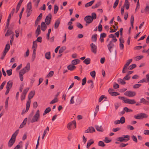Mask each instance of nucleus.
<instances>
[{"mask_svg": "<svg viewBox=\"0 0 149 149\" xmlns=\"http://www.w3.org/2000/svg\"><path fill=\"white\" fill-rule=\"evenodd\" d=\"M118 98L119 99L123 100L125 103L133 104L136 103L135 100L134 99H125L124 97L121 96H119Z\"/></svg>", "mask_w": 149, "mask_h": 149, "instance_id": "1", "label": "nucleus"}, {"mask_svg": "<svg viewBox=\"0 0 149 149\" xmlns=\"http://www.w3.org/2000/svg\"><path fill=\"white\" fill-rule=\"evenodd\" d=\"M117 40V39L115 38H113L112 40L110 41L107 45V48L110 53H111V49L114 47V45L113 42H116Z\"/></svg>", "mask_w": 149, "mask_h": 149, "instance_id": "2", "label": "nucleus"}, {"mask_svg": "<svg viewBox=\"0 0 149 149\" xmlns=\"http://www.w3.org/2000/svg\"><path fill=\"white\" fill-rule=\"evenodd\" d=\"M40 111L38 110L36 111L35 114L33 117L31 121V123H33L36 122H38L40 119Z\"/></svg>", "mask_w": 149, "mask_h": 149, "instance_id": "3", "label": "nucleus"}, {"mask_svg": "<svg viewBox=\"0 0 149 149\" xmlns=\"http://www.w3.org/2000/svg\"><path fill=\"white\" fill-rule=\"evenodd\" d=\"M30 64L28 63H27L26 66L24 68L22 69L19 72V74H24L26 72L29 71L30 69Z\"/></svg>", "mask_w": 149, "mask_h": 149, "instance_id": "4", "label": "nucleus"}, {"mask_svg": "<svg viewBox=\"0 0 149 149\" xmlns=\"http://www.w3.org/2000/svg\"><path fill=\"white\" fill-rule=\"evenodd\" d=\"M129 137L128 135H123V136L119 137L117 140L120 142H127L130 140Z\"/></svg>", "mask_w": 149, "mask_h": 149, "instance_id": "5", "label": "nucleus"}, {"mask_svg": "<svg viewBox=\"0 0 149 149\" xmlns=\"http://www.w3.org/2000/svg\"><path fill=\"white\" fill-rule=\"evenodd\" d=\"M13 84V83L12 81H9L7 82L6 86V91L5 93L6 95H7L9 93L10 89L12 87Z\"/></svg>", "mask_w": 149, "mask_h": 149, "instance_id": "6", "label": "nucleus"}, {"mask_svg": "<svg viewBox=\"0 0 149 149\" xmlns=\"http://www.w3.org/2000/svg\"><path fill=\"white\" fill-rule=\"evenodd\" d=\"M71 127H72L73 129H74L76 127V123L75 120H73L68 123L67 127L69 130H71Z\"/></svg>", "mask_w": 149, "mask_h": 149, "instance_id": "7", "label": "nucleus"}, {"mask_svg": "<svg viewBox=\"0 0 149 149\" xmlns=\"http://www.w3.org/2000/svg\"><path fill=\"white\" fill-rule=\"evenodd\" d=\"M124 95L128 97H133L136 95V93L134 91H130L125 92L124 93Z\"/></svg>", "mask_w": 149, "mask_h": 149, "instance_id": "8", "label": "nucleus"}, {"mask_svg": "<svg viewBox=\"0 0 149 149\" xmlns=\"http://www.w3.org/2000/svg\"><path fill=\"white\" fill-rule=\"evenodd\" d=\"M84 20L86 23L88 24L91 23L93 21L90 15L86 16L84 18Z\"/></svg>", "mask_w": 149, "mask_h": 149, "instance_id": "9", "label": "nucleus"}, {"mask_svg": "<svg viewBox=\"0 0 149 149\" xmlns=\"http://www.w3.org/2000/svg\"><path fill=\"white\" fill-rule=\"evenodd\" d=\"M113 89L109 88L108 91V92L110 94L113 96H116L117 95H120V94L119 93L117 92H113Z\"/></svg>", "mask_w": 149, "mask_h": 149, "instance_id": "10", "label": "nucleus"}, {"mask_svg": "<svg viewBox=\"0 0 149 149\" xmlns=\"http://www.w3.org/2000/svg\"><path fill=\"white\" fill-rule=\"evenodd\" d=\"M52 19V15L51 13H49L48 15L46 16L45 19V22L47 25L50 24L51 20Z\"/></svg>", "mask_w": 149, "mask_h": 149, "instance_id": "11", "label": "nucleus"}, {"mask_svg": "<svg viewBox=\"0 0 149 149\" xmlns=\"http://www.w3.org/2000/svg\"><path fill=\"white\" fill-rule=\"evenodd\" d=\"M91 47V50L92 52L96 54L97 52V46L94 44L93 43H92L90 44Z\"/></svg>", "mask_w": 149, "mask_h": 149, "instance_id": "12", "label": "nucleus"}, {"mask_svg": "<svg viewBox=\"0 0 149 149\" xmlns=\"http://www.w3.org/2000/svg\"><path fill=\"white\" fill-rule=\"evenodd\" d=\"M95 129L92 127H89L88 129L85 131V133H92L93 132H95Z\"/></svg>", "mask_w": 149, "mask_h": 149, "instance_id": "13", "label": "nucleus"}, {"mask_svg": "<svg viewBox=\"0 0 149 149\" xmlns=\"http://www.w3.org/2000/svg\"><path fill=\"white\" fill-rule=\"evenodd\" d=\"M15 141V140L12 138H10L8 143V146L9 147L12 146Z\"/></svg>", "mask_w": 149, "mask_h": 149, "instance_id": "14", "label": "nucleus"}, {"mask_svg": "<svg viewBox=\"0 0 149 149\" xmlns=\"http://www.w3.org/2000/svg\"><path fill=\"white\" fill-rule=\"evenodd\" d=\"M138 114L140 116L141 119H143L144 118H146L148 116V115L145 113H141Z\"/></svg>", "mask_w": 149, "mask_h": 149, "instance_id": "15", "label": "nucleus"}, {"mask_svg": "<svg viewBox=\"0 0 149 149\" xmlns=\"http://www.w3.org/2000/svg\"><path fill=\"white\" fill-rule=\"evenodd\" d=\"M95 127L97 130L98 131L102 132L104 131L103 128L102 127V126L100 125H95Z\"/></svg>", "mask_w": 149, "mask_h": 149, "instance_id": "16", "label": "nucleus"}, {"mask_svg": "<svg viewBox=\"0 0 149 149\" xmlns=\"http://www.w3.org/2000/svg\"><path fill=\"white\" fill-rule=\"evenodd\" d=\"M35 94V92L34 91H31L29 93L28 96L29 100H30L32 99Z\"/></svg>", "mask_w": 149, "mask_h": 149, "instance_id": "17", "label": "nucleus"}, {"mask_svg": "<svg viewBox=\"0 0 149 149\" xmlns=\"http://www.w3.org/2000/svg\"><path fill=\"white\" fill-rule=\"evenodd\" d=\"M41 26L42 30L43 31H45L47 28V26L46 25L45 22H42Z\"/></svg>", "mask_w": 149, "mask_h": 149, "instance_id": "18", "label": "nucleus"}, {"mask_svg": "<svg viewBox=\"0 0 149 149\" xmlns=\"http://www.w3.org/2000/svg\"><path fill=\"white\" fill-rule=\"evenodd\" d=\"M67 68L68 70L70 71H73L76 69V67L74 65L71 64L68 65Z\"/></svg>", "mask_w": 149, "mask_h": 149, "instance_id": "19", "label": "nucleus"}, {"mask_svg": "<svg viewBox=\"0 0 149 149\" xmlns=\"http://www.w3.org/2000/svg\"><path fill=\"white\" fill-rule=\"evenodd\" d=\"M123 6L124 7L125 6L127 10L129 9L130 6V3L128 0H125V3Z\"/></svg>", "mask_w": 149, "mask_h": 149, "instance_id": "20", "label": "nucleus"}, {"mask_svg": "<svg viewBox=\"0 0 149 149\" xmlns=\"http://www.w3.org/2000/svg\"><path fill=\"white\" fill-rule=\"evenodd\" d=\"M80 61V60L78 59H74L72 61L71 64L73 65H76L79 63Z\"/></svg>", "mask_w": 149, "mask_h": 149, "instance_id": "21", "label": "nucleus"}, {"mask_svg": "<svg viewBox=\"0 0 149 149\" xmlns=\"http://www.w3.org/2000/svg\"><path fill=\"white\" fill-rule=\"evenodd\" d=\"M31 102V100H28L27 101L26 105V111H28L30 107V103Z\"/></svg>", "mask_w": 149, "mask_h": 149, "instance_id": "22", "label": "nucleus"}, {"mask_svg": "<svg viewBox=\"0 0 149 149\" xmlns=\"http://www.w3.org/2000/svg\"><path fill=\"white\" fill-rule=\"evenodd\" d=\"M60 24V20L59 19H57L55 22L54 24V28L57 29L58 27Z\"/></svg>", "mask_w": 149, "mask_h": 149, "instance_id": "23", "label": "nucleus"}, {"mask_svg": "<svg viewBox=\"0 0 149 149\" xmlns=\"http://www.w3.org/2000/svg\"><path fill=\"white\" fill-rule=\"evenodd\" d=\"M12 33L13 34V36H14V33L11 30H10L8 29L7 30V31L5 35V36H8Z\"/></svg>", "mask_w": 149, "mask_h": 149, "instance_id": "24", "label": "nucleus"}, {"mask_svg": "<svg viewBox=\"0 0 149 149\" xmlns=\"http://www.w3.org/2000/svg\"><path fill=\"white\" fill-rule=\"evenodd\" d=\"M27 120V118H25L24 119L23 122L21 123L19 126V128H22L24 127V125L26 124Z\"/></svg>", "mask_w": 149, "mask_h": 149, "instance_id": "25", "label": "nucleus"}, {"mask_svg": "<svg viewBox=\"0 0 149 149\" xmlns=\"http://www.w3.org/2000/svg\"><path fill=\"white\" fill-rule=\"evenodd\" d=\"M112 26L113 28L114 29V30L111 29V28L110 27V29L111 30L109 31V32L110 33H112L115 32L117 30L118 27V26H116V27L115 26L113 25H112Z\"/></svg>", "mask_w": 149, "mask_h": 149, "instance_id": "26", "label": "nucleus"}, {"mask_svg": "<svg viewBox=\"0 0 149 149\" xmlns=\"http://www.w3.org/2000/svg\"><path fill=\"white\" fill-rule=\"evenodd\" d=\"M19 132V130H17L12 136L11 138L15 140L16 137Z\"/></svg>", "mask_w": 149, "mask_h": 149, "instance_id": "27", "label": "nucleus"}, {"mask_svg": "<svg viewBox=\"0 0 149 149\" xmlns=\"http://www.w3.org/2000/svg\"><path fill=\"white\" fill-rule=\"evenodd\" d=\"M95 0H92L90 2L88 3L85 4V7L87 8L88 7H89L90 6H91L95 2Z\"/></svg>", "mask_w": 149, "mask_h": 149, "instance_id": "28", "label": "nucleus"}, {"mask_svg": "<svg viewBox=\"0 0 149 149\" xmlns=\"http://www.w3.org/2000/svg\"><path fill=\"white\" fill-rule=\"evenodd\" d=\"M45 58L48 60H49L51 58V54L50 52H46L45 53Z\"/></svg>", "mask_w": 149, "mask_h": 149, "instance_id": "29", "label": "nucleus"}, {"mask_svg": "<svg viewBox=\"0 0 149 149\" xmlns=\"http://www.w3.org/2000/svg\"><path fill=\"white\" fill-rule=\"evenodd\" d=\"M91 59L89 58H87L83 61V63L86 65H88L90 63Z\"/></svg>", "mask_w": 149, "mask_h": 149, "instance_id": "30", "label": "nucleus"}, {"mask_svg": "<svg viewBox=\"0 0 149 149\" xmlns=\"http://www.w3.org/2000/svg\"><path fill=\"white\" fill-rule=\"evenodd\" d=\"M134 22V17L133 15H132L130 19V23L131 26H132V28H133V24Z\"/></svg>", "mask_w": 149, "mask_h": 149, "instance_id": "31", "label": "nucleus"}, {"mask_svg": "<svg viewBox=\"0 0 149 149\" xmlns=\"http://www.w3.org/2000/svg\"><path fill=\"white\" fill-rule=\"evenodd\" d=\"M117 81L119 83L120 82L121 84L122 85H125L126 84V82L124 81L121 78H119L117 80Z\"/></svg>", "mask_w": 149, "mask_h": 149, "instance_id": "32", "label": "nucleus"}, {"mask_svg": "<svg viewBox=\"0 0 149 149\" xmlns=\"http://www.w3.org/2000/svg\"><path fill=\"white\" fill-rule=\"evenodd\" d=\"M97 34H95L93 35L92 36V40L93 42H96L97 40Z\"/></svg>", "mask_w": 149, "mask_h": 149, "instance_id": "33", "label": "nucleus"}, {"mask_svg": "<svg viewBox=\"0 0 149 149\" xmlns=\"http://www.w3.org/2000/svg\"><path fill=\"white\" fill-rule=\"evenodd\" d=\"M136 67V64H134L130 65L128 68V69L129 70H132L135 68Z\"/></svg>", "mask_w": 149, "mask_h": 149, "instance_id": "34", "label": "nucleus"}, {"mask_svg": "<svg viewBox=\"0 0 149 149\" xmlns=\"http://www.w3.org/2000/svg\"><path fill=\"white\" fill-rule=\"evenodd\" d=\"M66 49V47L65 46H64L62 47L59 49V53L61 54Z\"/></svg>", "mask_w": 149, "mask_h": 149, "instance_id": "35", "label": "nucleus"}, {"mask_svg": "<svg viewBox=\"0 0 149 149\" xmlns=\"http://www.w3.org/2000/svg\"><path fill=\"white\" fill-rule=\"evenodd\" d=\"M58 10V7L56 5H55L54 8V14H56Z\"/></svg>", "mask_w": 149, "mask_h": 149, "instance_id": "36", "label": "nucleus"}, {"mask_svg": "<svg viewBox=\"0 0 149 149\" xmlns=\"http://www.w3.org/2000/svg\"><path fill=\"white\" fill-rule=\"evenodd\" d=\"M98 145L102 147H104L105 146V145L104 142L102 141H100L98 142Z\"/></svg>", "mask_w": 149, "mask_h": 149, "instance_id": "37", "label": "nucleus"}, {"mask_svg": "<svg viewBox=\"0 0 149 149\" xmlns=\"http://www.w3.org/2000/svg\"><path fill=\"white\" fill-rule=\"evenodd\" d=\"M101 5V2H99L97 3L95 5L93 6L92 7V8L95 9V8L98 7Z\"/></svg>", "mask_w": 149, "mask_h": 149, "instance_id": "38", "label": "nucleus"}, {"mask_svg": "<svg viewBox=\"0 0 149 149\" xmlns=\"http://www.w3.org/2000/svg\"><path fill=\"white\" fill-rule=\"evenodd\" d=\"M128 66L126 65H125L123 68V69L122 72L123 73H125L126 72V71L125 70H126L128 69V68L127 67Z\"/></svg>", "mask_w": 149, "mask_h": 149, "instance_id": "39", "label": "nucleus"}, {"mask_svg": "<svg viewBox=\"0 0 149 149\" xmlns=\"http://www.w3.org/2000/svg\"><path fill=\"white\" fill-rule=\"evenodd\" d=\"M119 121L121 124H123L125 122V119L124 117L122 116L121 117Z\"/></svg>", "mask_w": 149, "mask_h": 149, "instance_id": "40", "label": "nucleus"}, {"mask_svg": "<svg viewBox=\"0 0 149 149\" xmlns=\"http://www.w3.org/2000/svg\"><path fill=\"white\" fill-rule=\"evenodd\" d=\"M54 72L52 71H50L47 76V77H52L54 74Z\"/></svg>", "mask_w": 149, "mask_h": 149, "instance_id": "41", "label": "nucleus"}, {"mask_svg": "<svg viewBox=\"0 0 149 149\" xmlns=\"http://www.w3.org/2000/svg\"><path fill=\"white\" fill-rule=\"evenodd\" d=\"M92 19L93 20L96 19L97 17L96 14L94 13H93L91 14V16Z\"/></svg>", "mask_w": 149, "mask_h": 149, "instance_id": "42", "label": "nucleus"}, {"mask_svg": "<svg viewBox=\"0 0 149 149\" xmlns=\"http://www.w3.org/2000/svg\"><path fill=\"white\" fill-rule=\"evenodd\" d=\"M42 13H41L37 17L36 20L37 21H38V22H39L40 21L41 19L42 18Z\"/></svg>", "mask_w": 149, "mask_h": 149, "instance_id": "43", "label": "nucleus"}, {"mask_svg": "<svg viewBox=\"0 0 149 149\" xmlns=\"http://www.w3.org/2000/svg\"><path fill=\"white\" fill-rule=\"evenodd\" d=\"M40 25H38V26L37 28L36 31L35 33H40L41 31H40Z\"/></svg>", "mask_w": 149, "mask_h": 149, "instance_id": "44", "label": "nucleus"}, {"mask_svg": "<svg viewBox=\"0 0 149 149\" xmlns=\"http://www.w3.org/2000/svg\"><path fill=\"white\" fill-rule=\"evenodd\" d=\"M95 72L94 70L91 72L90 73L91 75L93 78L95 77Z\"/></svg>", "mask_w": 149, "mask_h": 149, "instance_id": "45", "label": "nucleus"}, {"mask_svg": "<svg viewBox=\"0 0 149 149\" xmlns=\"http://www.w3.org/2000/svg\"><path fill=\"white\" fill-rule=\"evenodd\" d=\"M58 101V99L57 97L55 98L54 99L52 100L50 102V104H52Z\"/></svg>", "mask_w": 149, "mask_h": 149, "instance_id": "46", "label": "nucleus"}, {"mask_svg": "<svg viewBox=\"0 0 149 149\" xmlns=\"http://www.w3.org/2000/svg\"><path fill=\"white\" fill-rule=\"evenodd\" d=\"M29 88H27L25 89L24 90L22 94H24L25 95H26L27 92L29 91Z\"/></svg>", "mask_w": 149, "mask_h": 149, "instance_id": "47", "label": "nucleus"}, {"mask_svg": "<svg viewBox=\"0 0 149 149\" xmlns=\"http://www.w3.org/2000/svg\"><path fill=\"white\" fill-rule=\"evenodd\" d=\"M33 43L32 48L36 49L37 46L36 42L35 41H33Z\"/></svg>", "mask_w": 149, "mask_h": 149, "instance_id": "48", "label": "nucleus"}, {"mask_svg": "<svg viewBox=\"0 0 149 149\" xmlns=\"http://www.w3.org/2000/svg\"><path fill=\"white\" fill-rule=\"evenodd\" d=\"M9 100V97H7L5 103V108H7L8 107V101Z\"/></svg>", "mask_w": 149, "mask_h": 149, "instance_id": "49", "label": "nucleus"}, {"mask_svg": "<svg viewBox=\"0 0 149 149\" xmlns=\"http://www.w3.org/2000/svg\"><path fill=\"white\" fill-rule=\"evenodd\" d=\"M119 2V0H116L114 3L113 8H116Z\"/></svg>", "mask_w": 149, "mask_h": 149, "instance_id": "50", "label": "nucleus"}, {"mask_svg": "<svg viewBox=\"0 0 149 149\" xmlns=\"http://www.w3.org/2000/svg\"><path fill=\"white\" fill-rule=\"evenodd\" d=\"M76 26L79 29H82L83 28V26L79 22H77V23Z\"/></svg>", "mask_w": 149, "mask_h": 149, "instance_id": "51", "label": "nucleus"}, {"mask_svg": "<svg viewBox=\"0 0 149 149\" xmlns=\"http://www.w3.org/2000/svg\"><path fill=\"white\" fill-rule=\"evenodd\" d=\"M131 138H132V140L134 142H135V143H137V139L136 137L135 136L133 135L132 136Z\"/></svg>", "mask_w": 149, "mask_h": 149, "instance_id": "52", "label": "nucleus"}, {"mask_svg": "<svg viewBox=\"0 0 149 149\" xmlns=\"http://www.w3.org/2000/svg\"><path fill=\"white\" fill-rule=\"evenodd\" d=\"M27 9H31L32 6L31 3V2H29L27 4Z\"/></svg>", "mask_w": 149, "mask_h": 149, "instance_id": "53", "label": "nucleus"}, {"mask_svg": "<svg viewBox=\"0 0 149 149\" xmlns=\"http://www.w3.org/2000/svg\"><path fill=\"white\" fill-rule=\"evenodd\" d=\"M12 70L11 69H10V70H7L6 71V72L7 73V75L8 76H10L12 74Z\"/></svg>", "mask_w": 149, "mask_h": 149, "instance_id": "54", "label": "nucleus"}, {"mask_svg": "<svg viewBox=\"0 0 149 149\" xmlns=\"http://www.w3.org/2000/svg\"><path fill=\"white\" fill-rule=\"evenodd\" d=\"M86 82V77H85L82 80V85L83 86L84 85Z\"/></svg>", "mask_w": 149, "mask_h": 149, "instance_id": "55", "label": "nucleus"}, {"mask_svg": "<svg viewBox=\"0 0 149 149\" xmlns=\"http://www.w3.org/2000/svg\"><path fill=\"white\" fill-rule=\"evenodd\" d=\"M35 41L36 42L37 41L40 42H41L42 41V37L41 36L38 37Z\"/></svg>", "mask_w": 149, "mask_h": 149, "instance_id": "56", "label": "nucleus"}, {"mask_svg": "<svg viewBox=\"0 0 149 149\" xmlns=\"http://www.w3.org/2000/svg\"><path fill=\"white\" fill-rule=\"evenodd\" d=\"M132 59H129L127 61L125 65L128 66L130 63L132 62Z\"/></svg>", "mask_w": 149, "mask_h": 149, "instance_id": "57", "label": "nucleus"}, {"mask_svg": "<svg viewBox=\"0 0 149 149\" xmlns=\"http://www.w3.org/2000/svg\"><path fill=\"white\" fill-rule=\"evenodd\" d=\"M105 98L106 99L107 98V97H105V96L104 95H101L100 97L99 98V102H100L102 100L104 99V98Z\"/></svg>", "mask_w": 149, "mask_h": 149, "instance_id": "58", "label": "nucleus"}, {"mask_svg": "<svg viewBox=\"0 0 149 149\" xmlns=\"http://www.w3.org/2000/svg\"><path fill=\"white\" fill-rule=\"evenodd\" d=\"M6 83V81H4L2 83V84H1L0 86V91L3 88L4 86L5 85Z\"/></svg>", "mask_w": 149, "mask_h": 149, "instance_id": "59", "label": "nucleus"}, {"mask_svg": "<svg viewBox=\"0 0 149 149\" xmlns=\"http://www.w3.org/2000/svg\"><path fill=\"white\" fill-rule=\"evenodd\" d=\"M146 100L145 99L143 98H141L140 99L139 103H142L143 104H145V102H146Z\"/></svg>", "mask_w": 149, "mask_h": 149, "instance_id": "60", "label": "nucleus"}, {"mask_svg": "<svg viewBox=\"0 0 149 149\" xmlns=\"http://www.w3.org/2000/svg\"><path fill=\"white\" fill-rule=\"evenodd\" d=\"M143 58V56H136V61H139Z\"/></svg>", "mask_w": 149, "mask_h": 149, "instance_id": "61", "label": "nucleus"}, {"mask_svg": "<svg viewBox=\"0 0 149 149\" xmlns=\"http://www.w3.org/2000/svg\"><path fill=\"white\" fill-rule=\"evenodd\" d=\"M51 111V109L50 107H48L45 110V113H48Z\"/></svg>", "mask_w": 149, "mask_h": 149, "instance_id": "62", "label": "nucleus"}, {"mask_svg": "<svg viewBox=\"0 0 149 149\" xmlns=\"http://www.w3.org/2000/svg\"><path fill=\"white\" fill-rule=\"evenodd\" d=\"M141 85L140 84H136L134 85L133 86V88H137L140 86Z\"/></svg>", "mask_w": 149, "mask_h": 149, "instance_id": "63", "label": "nucleus"}, {"mask_svg": "<svg viewBox=\"0 0 149 149\" xmlns=\"http://www.w3.org/2000/svg\"><path fill=\"white\" fill-rule=\"evenodd\" d=\"M146 6L144 9L146 12L149 11V4H146Z\"/></svg>", "mask_w": 149, "mask_h": 149, "instance_id": "64", "label": "nucleus"}]
</instances>
